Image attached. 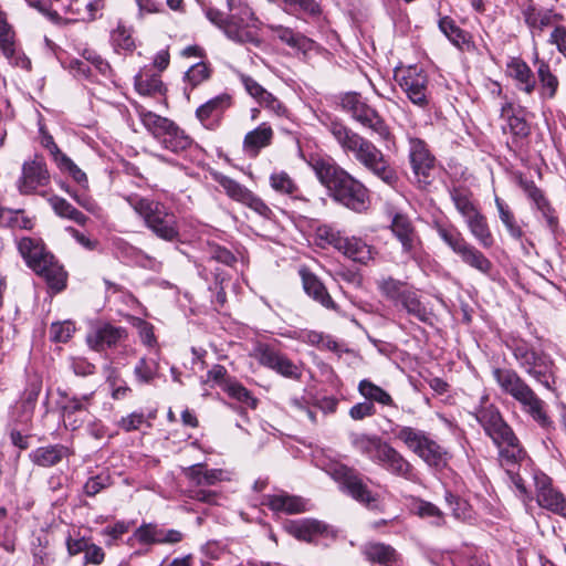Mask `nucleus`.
I'll return each instance as SVG.
<instances>
[{"instance_id": "f257e3e1", "label": "nucleus", "mask_w": 566, "mask_h": 566, "mask_svg": "<svg viewBox=\"0 0 566 566\" xmlns=\"http://www.w3.org/2000/svg\"><path fill=\"white\" fill-rule=\"evenodd\" d=\"M311 166L335 201L356 212L367 210L370 202L369 191L359 180L332 159L318 158Z\"/></svg>"}, {"instance_id": "f03ea898", "label": "nucleus", "mask_w": 566, "mask_h": 566, "mask_svg": "<svg viewBox=\"0 0 566 566\" xmlns=\"http://www.w3.org/2000/svg\"><path fill=\"white\" fill-rule=\"evenodd\" d=\"M493 378L501 390L516 400L523 412L528 415L545 430L553 428V421L546 411V403L531 386L513 369L494 368Z\"/></svg>"}, {"instance_id": "7ed1b4c3", "label": "nucleus", "mask_w": 566, "mask_h": 566, "mask_svg": "<svg viewBox=\"0 0 566 566\" xmlns=\"http://www.w3.org/2000/svg\"><path fill=\"white\" fill-rule=\"evenodd\" d=\"M227 4L229 15L226 17L218 9L208 8L206 10L207 19L221 29L231 41L240 44L252 43L259 45L260 41L250 29L254 20L252 9L243 0H227Z\"/></svg>"}, {"instance_id": "20e7f679", "label": "nucleus", "mask_w": 566, "mask_h": 566, "mask_svg": "<svg viewBox=\"0 0 566 566\" xmlns=\"http://www.w3.org/2000/svg\"><path fill=\"white\" fill-rule=\"evenodd\" d=\"M125 200L158 238L169 242L179 238L177 217L165 203L139 195H129Z\"/></svg>"}, {"instance_id": "39448f33", "label": "nucleus", "mask_w": 566, "mask_h": 566, "mask_svg": "<svg viewBox=\"0 0 566 566\" xmlns=\"http://www.w3.org/2000/svg\"><path fill=\"white\" fill-rule=\"evenodd\" d=\"M478 422L485 433L500 448L502 464L516 463L524 457V451L518 443L511 427L504 421L499 409L493 405L480 407L474 412Z\"/></svg>"}, {"instance_id": "423d86ee", "label": "nucleus", "mask_w": 566, "mask_h": 566, "mask_svg": "<svg viewBox=\"0 0 566 566\" xmlns=\"http://www.w3.org/2000/svg\"><path fill=\"white\" fill-rule=\"evenodd\" d=\"M18 248L28 265L42 276L52 290L60 292L65 287L66 272L54 256L45 251L41 242L31 238H22Z\"/></svg>"}, {"instance_id": "0eeeda50", "label": "nucleus", "mask_w": 566, "mask_h": 566, "mask_svg": "<svg viewBox=\"0 0 566 566\" xmlns=\"http://www.w3.org/2000/svg\"><path fill=\"white\" fill-rule=\"evenodd\" d=\"M392 432L397 440L428 465L441 468L447 464L448 452L426 431L409 426H396Z\"/></svg>"}, {"instance_id": "6e6552de", "label": "nucleus", "mask_w": 566, "mask_h": 566, "mask_svg": "<svg viewBox=\"0 0 566 566\" xmlns=\"http://www.w3.org/2000/svg\"><path fill=\"white\" fill-rule=\"evenodd\" d=\"M328 474L338 483L342 492L348 494L369 510L379 509V495L368 489L355 469L344 464H335L329 468Z\"/></svg>"}, {"instance_id": "1a4fd4ad", "label": "nucleus", "mask_w": 566, "mask_h": 566, "mask_svg": "<svg viewBox=\"0 0 566 566\" xmlns=\"http://www.w3.org/2000/svg\"><path fill=\"white\" fill-rule=\"evenodd\" d=\"M437 232L440 239L461 258L463 263L483 274L491 272V261L474 245L470 244L457 228L438 226Z\"/></svg>"}, {"instance_id": "9d476101", "label": "nucleus", "mask_w": 566, "mask_h": 566, "mask_svg": "<svg viewBox=\"0 0 566 566\" xmlns=\"http://www.w3.org/2000/svg\"><path fill=\"white\" fill-rule=\"evenodd\" d=\"M513 355L527 375L533 377L546 388H551L553 377V361L547 355L539 354L527 344L518 343L513 348Z\"/></svg>"}, {"instance_id": "9b49d317", "label": "nucleus", "mask_w": 566, "mask_h": 566, "mask_svg": "<svg viewBox=\"0 0 566 566\" xmlns=\"http://www.w3.org/2000/svg\"><path fill=\"white\" fill-rule=\"evenodd\" d=\"M395 78L408 99L424 108L429 104V78L426 71L417 65L396 71Z\"/></svg>"}, {"instance_id": "f8f14e48", "label": "nucleus", "mask_w": 566, "mask_h": 566, "mask_svg": "<svg viewBox=\"0 0 566 566\" xmlns=\"http://www.w3.org/2000/svg\"><path fill=\"white\" fill-rule=\"evenodd\" d=\"M319 235L354 262L368 264L375 258L374 248L360 238L343 237L331 228L319 229Z\"/></svg>"}, {"instance_id": "ddd939ff", "label": "nucleus", "mask_w": 566, "mask_h": 566, "mask_svg": "<svg viewBox=\"0 0 566 566\" xmlns=\"http://www.w3.org/2000/svg\"><path fill=\"white\" fill-rule=\"evenodd\" d=\"M518 9L533 38L542 35L547 28L564 19L555 9L541 7L534 0H518Z\"/></svg>"}, {"instance_id": "4468645a", "label": "nucleus", "mask_w": 566, "mask_h": 566, "mask_svg": "<svg viewBox=\"0 0 566 566\" xmlns=\"http://www.w3.org/2000/svg\"><path fill=\"white\" fill-rule=\"evenodd\" d=\"M212 178L231 199L249 207L262 217H269L272 213L271 209L260 197L235 180L220 172H213Z\"/></svg>"}, {"instance_id": "2eb2a0df", "label": "nucleus", "mask_w": 566, "mask_h": 566, "mask_svg": "<svg viewBox=\"0 0 566 566\" xmlns=\"http://www.w3.org/2000/svg\"><path fill=\"white\" fill-rule=\"evenodd\" d=\"M409 160L418 182L428 185L434 169V157L424 140L409 137Z\"/></svg>"}, {"instance_id": "dca6fc26", "label": "nucleus", "mask_w": 566, "mask_h": 566, "mask_svg": "<svg viewBox=\"0 0 566 566\" xmlns=\"http://www.w3.org/2000/svg\"><path fill=\"white\" fill-rule=\"evenodd\" d=\"M357 161L389 186H394L398 180L396 171L389 165L382 151L370 140Z\"/></svg>"}, {"instance_id": "f3484780", "label": "nucleus", "mask_w": 566, "mask_h": 566, "mask_svg": "<svg viewBox=\"0 0 566 566\" xmlns=\"http://www.w3.org/2000/svg\"><path fill=\"white\" fill-rule=\"evenodd\" d=\"M536 501L538 505L554 514L566 517V497L555 489L545 474L535 475Z\"/></svg>"}, {"instance_id": "a211bd4d", "label": "nucleus", "mask_w": 566, "mask_h": 566, "mask_svg": "<svg viewBox=\"0 0 566 566\" xmlns=\"http://www.w3.org/2000/svg\"><path fill=\"white\" fill-rule=\"evenodd\" d=\"M50 175L42 158L25 161L22 166V174L18 180V189L22 195L36 192L40 187L49 184Z\"/></svg>"}, {"instance_id": "6ab92c4d", "label": "nucleus", "mask_w": 566, "mask_h": 566, "mask_svg": "<svg viewBox=\"0 0 566 566\" xmlns=\"http://www.w3.org/2000/svg\"><path fill=\"white\" fill-rule=\"evenodd\" d=\"M375 464L381 467L385 471L395 476L405 480H412L413 478L412 464L388 442L382 447Z\"/></svg>"}, {"instance_id": "aec40b11", "label": "nucleus", "mask_w": 566, "mask_h": 566, "mask_svg": "<svg viewBox=\"0 0 566 566\" xmlns=\"http://www.w3.org/2000/svg\"><path fill=\"white\" fill-rule=\"evenodd\" d=\"M239 77L247 93L262 107L269 109L276 116L285 115L286 108L281 101H279L272 93L268 92L254 78L245 74H240Z\"/></svg>"}, {"instance_id": "412c9836", "label": "nucleus", "mask_w": 566, "mask_h": 566, "mask_svg": "<svg viewBox=\"0 0 566 566\" xmlns=\"http://www.w3.org/2000/svg\"><path fill=\"white\" fill-rule=\"evenodd\" d=\"M329 132L337 140L342 149L345 153H352L356 160H358L360 154L369 143L368 139L337 122H333L329 125Z\"/></svg>"}, {"instance_id": "4be33fe9", "label": "nucleus", "mask_w": 566, "mask_h": 566, "mask_svg": "<svg viewBox=\"0 0 566 566\" xmlns=\"http://www.w3.org/2000/svg\"><path fill=\"white\" fill-rule=\"evenodd\" d=\"M390 229L401 243L402 251L413 256L419 239L410 219L402 213H396L391 220Z\"/></svg>"}, {"instance_id": "5701e85b", "label": "nucleus", "mask_w": 566, "mask_h": 566, "mask_svg": "<svg viewBox=\"0 0 566 566\" xmlns=\"http://www.w3.org/2000/svg\"><path fill=\"white\" fill-rule=\"evenodd\" d=\"M266 29L273 36L297 52L306 54L314 49L315 42L313 40L289 27L270 23L266 25Z\"/></svg>"}, {"instance_id": "b1692460", "label": "nucleus", "mask_w": 566, "mask_h": 566, "mask_svg": "<svg viewBox=\"0 0 566 566\" xmlns=\"http://www.w3.org/2000/svg\"><path fill=\"white\" fill-rule=\"evenodd\" d=\"M125 337V328L105 324L88 334L86 340L92 349L103 350L105 348L116 346Z\"/></svg>"}, {"instance_id": "393cba45", "label": "nucleus", "mask_w": 566, "mask_h": 566, "mask_svg": "<svg viewBox=\"0 0 566 566\" xmlns=\"http://www.w3.org/2000/svg\"><path fill=\"white\" fill-rule=\"evenodd\" d=\"M506 74L514 81L517 90L532 94L536 87V78L531 67L520 57H512L506 64Z\"/></svg>"}, {"instance_id": "a878e982", "label": "nucleus", "mask_w": 566, "mask_h": 566, "mask_svg": "<svg viewBox=\"0 0 566 566\" xmlns=\"http://www.w3.org/2000/svg\"><path fill=\"white\" fill-rule=\"evenodd\" d=\"M349 442L356 452L365 455L373 463L376 462L382 447L387 443L377 434H368L364 432H350Z\"/></svg>"}, {"instance_id": "bb28decb", "label": "nucleus", "mask_w": 566, "mask_h": 566, "mask_svg": "<svg viewBox=\"0 0 566 566\" xmlns=\"http://www.w3.org/2000/svg\"><path fill=\"white\" fill-rule=\"evenodd\" d=\"M521 186L526 196L534 202L536 209L542 213L547 227L554 232L558 227V218L543 191L533 181H522Z\"/></svg>"}, {"instance_id": "cd10ccee", "label": "nucleus", "mask_w": 566, "mask_h": 566, "mask_svg": "<svg viewBox=\"0 0 566 566\" xmlns=\"http://www.w3.org/2000/svg\"><path fill=\"white\" fill-rule=\"evenodd\" d=\"M73 454V451L63 444H50L36 448L29 454L30 460L43 468L54 467L63 459H67Z\"/></svg>"}, {"instance_id": "c85d7f7f", "label": "nucleus", "mask_w": 566, "mask_h": 566, "mask_svg": "<svg viewBox=\"0 0 566 566\" xmlns=\"http://www.w3.org/2000/svg\"><path fill=\"white\" fill-rule=\"evenodd\" d=\"M356 122L360 123L364 127L370 129L378 135L381 139H387L390 136V130L385 120L377 113L376 109L364 103L357 112L352 116Z\"/></svg>"}, {"instance_id": "c756f323", "label": "nucleus", "mask_w": 566, "mask_h": 566, "mask_svg": "<svg viewBox=\"0 0 566 566\" xmlns=\"http://www.w3.org/2000/svg\"><path fill=\"white\" fill-rule=\"evenodd\" d=\"M182 473L195 486H210L227 479L223 470L207 469L203 463L184 468Z\"/></svg>"}, {"instance_id": "7c9ffc66", "label": "nucleus", "mask_w": 566, "mask_h": 566, "mask_svg": "<svg viewBox=\"0 0 566 566\" xmlns=\"http://www.w3.org/2000/svg\"><path fill=\"white\" fill-rule=\"evenodd\" d=\"M289 533L295 538L313 542L327 532V525L317 520L304 518L293 521L286 526Z\"/></svg>"}, {"instance_id": "2f4dec72", "label": "nucleus", "mask_w": 566, "mask_h": 566, "mask_svg": "<svg viewBox=\"0 0 566 566\" xmlns=\"http://www.w3.org/2000/svg\"><path fill=\"white\" fill-rule=\"evenodd\" d=\"M273 129L266 123L260 124L249 132L243 139V149L251 156H256L262 148L268 147L273 139Z\"/></svg>"}, {"instance_id": "473e14b6", "label": "nucleus", "mask_w": 566, "mask_h": 566, "mask_svg": "<svg viewBox=\"0 0 566 566\" xmlns=\"http://www.w3.org/2000/svg\"><path fill=\"white\" fill-rule=\"evenodd\" d=\"M301 274L305 292L324 307L337 311V305L328 294L324 284L310 272L302 271Z\"/></svg>"}, {"instance_id": "72a5a7b5", "label": "nucleus", "mask_w": 566, "mask_h": 566, "mask_svg": "<svg viewBox=\"0 0 566 566\" xmlns=\"http://www.w3.org/2000/svg\"><path fill=\"white\" fill-rule=\"evenodd\" d=\"M464 222L471 235L482 248L489 249L494 244V238L490 230L486 217L481 212V210L465 219Z\"/></svg>"}, {"instance_id": "f704fd0d", "label": "nucleus", "mask_w": 566, "mask_h": 566, "mask_svg": "<svg viewBox=\"0 0 566 566\" xmlns=\"http://www.w3.org/2000/svg\"><path fill=\"white\" fill-rule=\"evenodd\" d=\"M266 504L272 511L286 514H298L305 511V501L296 495H290L285 492L270 495Z\"/></svg>"}, {"instance_id": "c9c22d12", "label": "nucleus", "mask_w": 566, "mask_h": 566, "mask_svg": "<svg viewBox=\"0 0 566 566\" xmlns=\"http://www.w3.org/2000/svg\"><path fill=\"white\" fill-rule=\"evenodd\" d=\"M366 559L373 564L391 566L398 560V554L394 547L384 543H368L363 548Z\"/></svg>"}, {"instance_id": "e433bc0d", "label": "nucleus", "mask_w": 566, "mask_h": 566, "mask_svg": "<svg viewBox=\"0 0 566 566\" xmlns=\"http://www.w3.org/2000/svg\"><path fill=\"white\" fill-rule=\"evenodd\" d=\"M158 142L163 145L164 148L176 154L186 150L192 144L190 136H188L186 132L174 122L171 123L169 129H167V132H165L158 139Z\"/></svg>"}, {"instance_id": "4c0bfd02", "label": "nucleus", "mask_w": 566, "mask_h": 566, "mask_svg": "<svg viewBox=\"0 0 566 566\" xmlns=\"http://www.w3.org/2000/svg\"><path fill=\"white\" fill-rule=\"evenodd\" d=\"M138 117L144 127L156 138L157 140L163 136L167 129H169L172 120L155 114L151 111L143 106H137Z\"/></svg>"}, {"instance_id": "58836bf2", "label": "nucleus", "mask_w": 566, "mask_h": 566, "mask_svg": "<svg viewBox=\"0 0 566 566\" xmlns=\"http://www.w3.org/2000/svg\"><path fill=\"white\" fill-rule=\"evenodd\" d=\"M231 96L227 93L220 94L205 104L196 111V116L201 123H206L212 117L220 116L227 108L231 106Z\"/></svg>"}, {"instance_id": "ea45409f", "label": "nucleus", "mask_w": 566, "mask_h": 566, "mask_svg": "<svg viewBox=\"0 0 566 566\" xmlns=\"http://www.w3.org/2000/svg\"><path fill=\"white\" fill-rule=\"evenodd\" d=\"M114 247L117 254L126 259L135 260L144 268L156 270L159 265V263L154 258L147 255L142 250L133 247L123 239L114 240Z\"/></svg>"}, {"instance_id": "a19ab883", "label": "nucleus", "mask_w": 566, "mask_h": 566, "mask_svg": "<svg viewBox=\"0 0 566 566\" xmlns=\"http://www.w3.org/2000/svg\"><path fill=\"white\" fill-rule=\"evenodd\" d=\"M83 59L84 61L72 62V69L84 76H90L92 73V69L87 63L103 75H106L111 71L109 64L93 50H84Z\"/></svg>"}, {"instance_id": "79ce46f5", "label": "nucleus", "mask_w": 566, "mask_h": 566, "mask_svg": "<svg viewBox=\"0 0 566 566\" xmlns=\"http://www.w3.org/2000/svg\"><path fill=\"white\" fill-rule=\"evenodd\" d=\"M221 389L233 400L238 401L242 406L251 409H255L258 406V399L238 380L229 379L223 381Z\"/></svg>"}, {"instance_id": "37998d69", "label": "nucleus", "mask_w": 566, "mask_h": 566, "mask_svg": "<svg viewBox=\"0 0 566 566\" xmlns=\"http://www.w3.org/2000/svg\"><path fill=\"white\" fill-rule=\"evenodd\" d=\"M451 200L457 211L462 216L463 220L470 218L480 209L473 200L472 192L464 188H453L450 191Z\"/></svg>"}, {"instance_id": "c03bdc74", "label": "nucleus", "mask_w": 566, "mask_h": 566, "mask_svg": "<svg viewBox=\"0 0 566 566\" xmlns=\"http://www.w3.org/2000/svg\"><path fill=\"white\" fill-rule=\"evenodd\" d=\"M49 202L54 210V212L64 219H69L74 221L80 226H85L88 218L82 213L80 210L74 208L69 201L59 196H52L49 199Z\"/></svg>"}, {"instance_id": "a18cd8bd", "label": "nucleus", "mask_w": 566, "mask_h": 566, "mask_svg": "<svg viewBox=\"0 0 566 566\" xmlns=\"http://www.w3.org/2000/svg\"><path fill=\"white\" fill-rule=\"evenodd\" d=\"M358 391L368 400V402H377L379 405L390 407L395 406L391 396L385 389L375 385L368 379H363L359 381Z\"/></svg>"}, {"instance_id": "49530a36", "label": "nucleus", "mask_w": 566, "mask_h": 566, "mask_svg": "<svg viewBox=\"0 0 566 566\" xmlns=\"http://www.w3.org/2000/svg\"><path fill=\"white\" fill-rule=\"evenodd\" d=\"M535 65L537 66L536 73L542 85V95L553 98L558 88L557 77L551 72L549 65L545 61L539 60L537 55L535 57Z\"/></svg>"}, {"instance_id": "de8ad7c7", "label": "nucleus", "mask_w": 566, "mask_h": 566, "mask_svg": "<svg viewBox=\"0 0 566 566\" xmlns=\"http://www.w3.org/2000/svg\"><path fill=\"white\" fill-rule=\"evenodd\" d=\"M254 357L261 365L275 370L277 374L283 367V361L287 358L269 345H259L254 350Z\"/></svg>"}, {"instance_id": "09e8293b", "label": "nucleus", "mask_w": 566, "mask_h": 566, "mask_svg": "<svg viewBox=\"0 0 566 566\" xmlns=\"http://www.w3.org/2000/svg\"><path fill=\"white\" fill-rule=\"evenodd\" d=\"M494 201L499 212V218L506 228L509 234L515 240H521L524 235V232L522 228L518 226L514 217V213L510 209L509 205L499 197H495Z\"/></svg>"}, {"instance_id": "8fccbe9b", "label": "nucleus", "mask_w": 566, "mask_h": 566, "mask_svg": "<svg viewBox=\"0 0 566 566\" xmlns=\"http://www.w3.org/2000/svg\"><path fill=\"white\" fill-rule=\"evenodd\" d=\"M501 116L507 119V127L510 133L515 138H525L530 134V126L527 122L513 113L512 105L510 103L504 104L501 107Z\"/></svg>"}, {"instance_id": "3c124183", "label": "nucleus", "mask_w": 566, "mask_h": 566, "mask_svg": "<svg viewBox=\"0 0 566 566\" xmlns=\"http://www.w3.org/2000/svg\"><path fill=\"white\" fill-rule=\"evenodd\" d=\"M60 396L64 398L62 403L63 416L70 419L77 412L87 411V407L92 400L93 392L83 395L81 397L67 396L65 392L59 391Z\"/></svg>"}, {"instance_id": "603ef678", "label": "nucleus", "mask_w": 566, "mask_h": 566, "mask_svg": "<svg viewBox=\"0 0 566 566\" xmlns=\"http://www.w3.org/2000/svg\"><path fill=\"white\" fill-rule=\"evenodd\" d=\"M439 29L455 46L468 44V34L450 17L440 18Z\"/></svg>"}, {"instance_id": "864d4df0", "label": "nucleus", "mask_w": 566, "mask_h": 566, "mask_svg": "<svg viewBox=\"0 0 566 566\" xmlns=\"http://www.w3.org/2000/svg\"><path fill=\"white\" fill-rule=\"evenodd\" d=\"M158 359L142 357L134 368V375L139 382L150 384L158 376Z\"/></svg>"}, {"instance_id": "5fc2aeb1", "label": "nucleus", "mask_w": 566, "mask_h": 566, "mask_svg": "<svg viewBox=\"0 0 566 566\" xmlns=\"http://www.w3.org/2000/svg\"><path fill=\"white\" fill-rule=\"evenodd\" d=\"M271 188L282 195H294L298 187L294 179L284 170H274L270 175Z\"/></svg>"}, {"instance_id": "6e6d98bb", "label": "nucleus", "mask_w": 566, "mask_h": 566, "mask_svg": "<svg viewBox=\"0 0 566 566\" xmlns=\"http://www.w3.org/2000/svg\"><path fill=\"white\" fill-rule=\"evenodd\" d=\"M377 286L385 297L394 302H400L401 298L405 296V293H407L408 291L403 282L395 280L392 277H382L378 280Z\"/></svg>"}, {"instance_id": "4d7b16f0", "label": "nucleus", "mask_w": 566, "mask_h": 566, "mask_svg": "<svg viewBox=\"0 0 566 566\" xmlns=\"http://www.w3.org/2000/svg\"><path fill=\"white\" fill-rule=\"evenodd\" d=\"M400 303L410 315L415 316L420 322L428 321L429 312L426 306L422 305L415 292L408 290Z\"/></svg>"}, {"instance_id": "13d9d810", "label": "nucleus", "mask_w": 566, "mask_h": 566, "mask_svg": "<svg viewBox=\"0 0 566 566\" xmlns=\"http://www.w3.org/2000/svg\"><path fill=\"white\" fill-rule=\"evenodd\" d=\"M56 166L62 172H67L75 182L84 188L87 187L88 180L86 174L80 167H77L70 157H61V160L56 164Z\"/></svg>"}, {"instance_id": "bf43d9fd", "label": "nucleus", "mask_w": 566, "mask_h": 566, "mask_svg": "<svg viewBox=\"0 0 566 566\" xmlns=\"http://www.w3.org/2000/svg\"><path fill=\"white\" fill-rule=\"evenodd\" d=\"M155 527L156 523H143L134 531L128 542H137L140 545L147 546L156 545Z\"/></svg>"}, {"instance_id": "052dcab7", "label": "nucleus", "mask_w": 566, "mask_h": 566, "mask_svg": "<svg viewBox=\"0 0 566 566\" xmlns=\"http://www.w3.org/2000/svg\"><path fill=\"white\" fill-rule=\"evenodd\" d=\"M446 500L450 505L455 518L462 521H469L472 518V510L467 501L461 500L451 493H447Z\"/></svg>"}, {"instance_id": "680f3d73", "label": "nucleus", "mask_w": 566, "mask_h": 566, "mask_svg": "<svg viewBox=\"0 0 566 566\" xmlns=\"http://www.w3.org/2000/svg\"><path fill=\"white\" fill-rule=\"evenodd\" d=\"M415 512L422 518H432V523L441 525L443 523V513L431 502L420 501L415 505Z\"/></svg>"}, {"instance_id": "e2e57ef3", "label": "nucleus", "mask_w": 566, "mask_h": 566, "mask_svg": "<svg viewBox=\"0 0 566 566\" xmlns=\"http://www.w3.org/2000/svg\"><path fill=\"white\" fill-rule=\"evenodd\" d=\"M75 326L70 321L53 323L50 327V338L56 343H66L73 335Z\"/></svg>"}, {"instance_id": "0e129e2a", "label": "nucleus", "mask_w": 566, "mask_h": 566, "mask_svg": "<svg viewBox=\"0 0 566 566\" xmlns=\"http://www.w3.org/2000/svg\"><path fill=\"white\" fill-rule=\"evenodd\" d=\"M111 39L116 49L130 51L135 46L130 31L120 24L112 32Z\"/></svg>"}, {"instance_id": "69168bd1", "label": "nucleus", "mask_w": 566, "mask_h": 566, "mask_svg": "<svg viewBox=\"0 0 566 566\" xmlns=\"http://www.w3.org/2000/svg\"><path fill=\"white\" fill-rule=\"evenodd\" d=\"M135 86L143 95H150L161 92L163 82L157 76L144 77L143 75L136 76Z\"/></svg>"}, {"instance_id": "338daca9", "label": "nucleus", "mask_w": 566, "mask_h": 566, "mask_svg": "<svg viewBox=\"0 0 566 566\" xmlns=\"http://www.w3.org/2000/svg\"><path fill=\"white\" fill-rule=\"evenodd\" d=\"M156 545L177 544L184 539V534L178 530L164 528L156 524L155 527Z\"/></svg>"}, {"instance_id": "774afa93", "label": "nucleus", "mask_w": 566, "mask_h": 566, "mask_svg": "<svg viewBox=\"0 0 566 566\" xmlns=\"http://www.w3.org/2000/svg\"><path fill=\"white\" fill-rule=\"evenodd\" d=\"M551 28H553V30L547 42L555 45L558 52L566 57V27L560 24V22H556V24H553Z\"/></svg>"}]
</instances>
